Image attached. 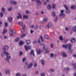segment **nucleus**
Returning <instances> with one entry per match:
<instances>
[{"mask_svg":"<svg viewBox=\"0 0 76 76\" xmlns=\"http://www.w3.org/2000/svg\"><path fill=\"white\" fill-rule=\"evenodd\" d=\"M9 46L7 45H5L3 50L4 51V54L5 55H6L7 57V58H6L5 60H7L8 63H9V59L11 58V57L10 56H9L10 55V53L6 51V50H7L9 49Z\"/></svg>","mask_w":76,"mask_h":76,"instance_id":"f257e3e1","label":"nucleus"},{"mask_svg":"<svg viewBox=\"0 0 76 76\" xmlns=\"http://www.w3.org/2000/svg\"><path fill=\"white\" fill-rule=\"evenodd\" d=\"M67 47H68L69 52L70 54H72V52L73 51V49H72V45L71 44H68L67 45Z\"/></svg>","mask_w":76,"mask_h":76,"instance_id":"f03ea898","label":"nucleus"},{"mask_svg":"<svg viewBox=\"0 0 76 76\" xmlns=\"http://www.w3.org/2000/svg\"><path fill=\"white\" fill-rule=\"evenodd\" d=\"M43 38L42 36H40L39 38V39L38 40V43H41L42 42H43Z\"/></svg>","mask_w":76,"mask_h":76,"instance_id":"7ed1b4c3","label":"nucleus"},{"mask_svg":"<svg viewBox=\"0 0 76 76\" xmlns=\"http://www.w3.org/2000/svg\"><path fill=\"white\" fill-rule=\"evenodd\" d=\"M46 27L48 29H50L52 27V23L51 22L49 23L47 25Z\"/></svg>","mask_w":76,"mask_h":76,"instance_id":"20e7f679","label":"nucleus"},{"mask_svg":"<svg viewBox=\"0 0 76 76\" xmlns=\"http://www.w3.org/2000/svg\"><path fill=\"white\" fill-rule=\"evenodd\" d=\"M24 47H25V49L26 51H28V50H29H29H31V46H25Z\"/></svg>","mask_w":76,"mask_h":76,"instance_id":"39448f33","label":"nucleus"},{"mask_svg":"<svg viewBox=\"0 0 76 76\" xmlns=\"http://www.w3.org/2000/svg\"><path fill=\"white\" fill-rule=\"evenodd\" d=\"M36 51L37 53V54L38 55H40V54H41V53L42 51L39 49H37Z\"/></svg>","mask_w":76,"mask_h":76,"instance_id":"423d86ee","label":"nucleus"},{"mask_svg":"<svg viewBox=\"0 0 76 76\" xmlns=\"http://www.w3.org/2000/svg\"><path fill=\"white\" fill-rule=\"evenodd\" d=\"M32 66H33V63H31L29 64L28 66H27V68L28 69H31V68L32 67Z\"/></svg>","mask_w":76,"mask_h":76,"instance_id":"0eeeda50","label":"nucleus"},{"mask_svg":"<svg viewBox=\"0 0 76 76\" xmlns=\"http://www.w3.org/2000/svg\"><path fill=\"white\" fill-rule=\"evenodd\" d=\"M22 30H21V33L24 32H25V25H24L23 26H22Z\"/></svg>","mask_w":76,"mask_h":76,"instance_id":"6e6552de","label":"nucleus"},{"mask_svg":"<svg viewBox=\"0 0 76 76\" xmlns=\"http://www.w3.org/2000/svg\"><path fill=\"white\" fill-rule=\"evenodd\" d=\"M18 16L17 17L18 19L22 18V15L20 13H18Z\"/></svg>","mask_w":76,"mask_h":76,"instance_id":"1a4fd4ad","label":"nucleus"},{"mask_svg":"<svg viewBox=\"0 0 76 76\" xmlns=\"http://www.w3.org/2000/svg\"><path fill=\"white\" fill-rule=\"evenodd\" d=\"M36 1L37 3V5H41L42 4V2L39 1V0H36Z\"/></svg>","mask_w":76,"mask_h":76,"instance_id":"9d476101","label":"nucleus"},{"mask_svg":"<svg viewBox=\"0 0 76 76\" xmlns=\"http://www.w3.org/2000/svg\"><path fill=\"white\" fill-rule=\"evenodd\" d=\"M7 29H5V28H4V30L3 32H2V34L3 35H4L6 33H7Z\"/></svg>","mask_w":76,"mask_h":76,"instance_id":"9b49d317","label":"nucleus"},{"mask_svg":"<svg viewBox=\"0 0 76 76\" xmlns=\"http://www.w3.org/2000/svg\"><path fill=\"white\" fill-rule=\"evenodd\" d=\"M10 23H12L13 20V18L12 17H9L8 18Z\"/></svg>","mask_w":76,"mask_h":76,"instance_id":"f8f14e48","label":"nucleus"},{"mask_svg":"<svg viewBox=\"0 0 76 76\" xmlns=\"http://www.w3.org/2000/svg\"><path fill=\"white\" fill-rule=\"evenodd\" d=\"M23 19H28V15H25L24 14L23 15Z\"/></svg>","mask_w":76,"mask_h":76,"instance_id":"ddd939ff","label":"nucleus"},{"mask_svg":"<svg viewBox=\"0 0 76 76\" xmlns=\"http://www.w3.org/2000/svg\"><path fill=\"white\" fill-rule=\"evenodd\" d=\"M26 42L27 45H29V44H31V41L30 40H26Z\"/></svg>","mask_w":76,"mask_h":76,"instance_id":"4468645a","label":"nucleus"},{"mask_svg":"<svg viewBox=\"0 0 76 76\" xmlns=\"http://www.w3.org/2000/svg\"><path fill=\"white\" fill-rule=\"evenodd\" d=\"M59 16L60 17H65L66 16V15H65V14L64 13H60L59 14Z\"/></svg>","mask_w":76,"mask_h":76,"instance_id":"2eb2a0df","label":"nucleus"},{"mask_svg":"<svg viewBox=\"0 0 76 76\" xmlns=\"http://www.w3.org/2000/svg\"><path fill=\"white\" fill-rule=\"evenodd\" d=\"M41 64L42 66H44L45 65V61L44 59L42 60L41 61Z\"/></svg>","mask_w":76,"mask_h":76,"instance_id":"dca6fc26","label":"nucleus"},{"mask_svg":"<svg viewBox=\"0 0 76 76\" xmlns=\"http://www.w3.org/2000/svg\"><path fill=\"white\" fill-rule=\"evenodd\" d=\"M63 6L65 7L66 10H69V8L67 6V5L64 4L63 5Z\"/></svg>","mask_w":76,"mask_h":76,"instance_id":"f3484780","label":"nucleus"},{"mask_svg":"<svg viewBox=\"0 0 76 76\" xmlns=\"http://www.w3.org/2000/svg\"><path fill=\"white\" fill-rule=\"evenodd\" d=\"M31 55L33 56L34 57H35V54H34V51L33 50H32L31 52Z\"/></svg>","mask_w":76,"mask_h":76,"instance_id":"a211bd4d","label":"nucleus"},{"mask_svg":"<svg viewBox=\"0 0 76 76\" xmlns=\"http://www.w3.org/2000/svg\"><path fill=\"white\" fill-rule=\"evenodd\" d=\"M10 31L11 32L9 33L10 35V36H13V34L12 33V32L13 31V29H10Z\"/></svg>","mask_w":76,"mask_h":76,"instance_id":"6ab92c4d","label":"nucleus"},{"mask_svg":"<svg viewBox=\"0 0 76 76\" xmlns=\"http://www.w3.org/2000/svg\"><path fill=\"white\" fill-rule=\"evenodd\" d=\"M71 42L72 43H74V42H76V40H75V39L73 38L71 40Z\"/></svg>","mask_w":76,"mask_h":76,"instance_id":"aec40b11","label":"nucleus"},{"mask_svg":"<svg viewBox=\"0 0 76 76\" xmlns=\"http://www.w3.org/2000/svg\"><path fill=\"white\" fill-rule=\"evenodd\" d=\"M47 19L45 18L42 21V22L41 23H45V22H47Z\"/></svg>","mask_w":76,"mask_h":76,"instance_id":"412c9836","label":"nucleus"},{"mask_svg":"<svg viewBox=\"0 0 76 76\" xmlns=\"http://www.w3.org/2000/svg\"><path fill=\"white\" fill-rule=\"evenodd\" d=\"M11 3H12V4H16L17 3V2L13 1H11Z\"/></svg>","mask_w":76,"mask_h":76,"instance_id":"4be33fe9","label":"nucleus"},{"mask_svg":"<svg viewBox=\"0 0 76 76\" xmlns=\"http://www.w3.org/2000/svg\"><path fill=\"white\" fill-rule=\"evenodd\" d=\"M64 70L65 72H66L67 71H69V70H70V69H69V68H66L64 69Z\"/></svg>","mask_w":76,"mask_h":76,"instance_id":"5701e85b","label":"nucleus"},{"mask_svg":"<svg viewBox=\"0 0 76 76\" xmlns=\"http://www.w3.org/2000/svg\"><path fill=\"white\" fill-rule=\"evenodd\" d=\"M70 13V11L69 10H66V13L67 14H69Z\"/></svg>","mask_w":76,"mask_h":76,"instance_id":"b1692460","label":"nucleus"},{"mask_svg":"<svg viewBox=\"0 0 76 76\" xmlns=\"http://www.w3.org/2000/svg\"><path fill=\"white\" fill-rule=\"evenodd\" d=\"M62 55L64 57H67V56L66 55V54L65 53H62Z\"/></svg>","mask_w":76,"mask_h":76,"instance_id":"393cba45","label":"nucleus"},{"mask_svg":"<svg viewBox=\"0 0 76 76\" xmlns=\"http://www.w3.org/2000/svg\"><path fill=\"white\" fill-rule=\"evenodd\" d=\"M72 30L75 32H76V26H74Z\"/></svg>","mask_w":76,"mask_h":76,"instance_id":"a878e982","label":"nucleus"},{"mask_svg":"<svg viewBox=\"0 0 76 76\" xmlns=\"http://www.w3.org/2000/svg\"><path fill=\"white\" fill-rule=\"evenodd\" d=\"M18 24L20 25V26H21L22 27L23 26V23L22 22H19Z\"/></svg>","mask_w":76,"mask_h":76,"instance_id":"bb28decb","label":"nucleus"},{"mask_svg":"<svg viewBox=\"0 0 76 76\" xmlns=\"http://www.w3.org/2000/svg\"><path fill=\"white\" fill-rule=\"evenodd\" d=\"M72 66L73 67L74 69H76V64H72Z\"/></svg>","mask_w":76,"mask_h":76,"instance_id":"cd10ccee","label":"nucleus"},{"mask_svg":"<svg viewBox=\"0 0 76 76\" xmlns=\"http://www.w3.org/2000/svg\"><path fill=\"white\" fill-rule=\"evenodd\" d=\"M75 7H76V5H72L71 7L70 8L71 9H74Z\"/></svg>","mask_w":76,"mask_h":76,"instance_id":"c85d7f7f","label":"nucleus"},{"mask_svg":"<svg viewBox=\"0 0 76 76\" xmlns=\"http://www.w3.org/2000/svg\"><path fill=\"white\" fill-rule=\"evenodd\" d=\"M5 73L6 74H9L10 73V70H7L5 71Z\"/></svg>","mask_w":76,"mask_h":76,"instance_id":"c756f323","label":"nucleus"},{"mask_svg":"<svg viewBox=\"0 0 76 76\" xmlns=\"http://www.w3.org/2000/svg\"><path fill=\"white\" fill-rule=\"evenodd\" d=\"M47 8L48 9H51V5L48 4V6Z\"/></svg>","mask_w":76,"mask_h":76,"instance_id":"7c9ffc66","label":"nucleus"},{"mask_svg":"<svg viewBox=\"0 0 76 76\" xmlns=\"http://www.w3.org/2000/svg\"><path fill=\"white\" fill-rule=\"evenodd\" d=\"M24 42L21 41L19 42V45H23V44H24Z\"/></svg>","mask_w":76,"mask_h":76,"instance_id":"2f4dec72","label":"nucleus"},{"mask_svg":"<svg viewBox=\"0 0 76 76\" xmlns=\"http://www.w3.org/2000/svg\"><path fill=\"white\" fill-rule=\"evenodd\" d=\"M56 4H53L52 5V8L53 9H56Z\"/></svg>","mask_w":76,"mask_h":76,"instance_id":"473e14b6","label":"nucleus"},{"mask_svg":"<svg viewBox=\"0 0 76 76\" xmlns=\"http://www.w3.org/2000/svg\"><path fill=\"white\" fill-rule=\"evenodd\" d=\"M19 41V38L18 37L15 39V41L16 42Z\"/></svg>","mask_w":76,"mask_h":76,"instance_id":"72a5a7b5","label":"nucleus"},{"mask_svg":"<svg viewBox=\"0 0 76 76\" xmlns=\"http://www.w3.org/2000/svg\"><path fill=\"white\" fill-rule=\"evenodd\" d=\"M58 20V16H56V17L54 21L55 22H57V21Z\"/></svg>","mask_w":76,"mask_h":76,"instance_id":"f704fd0d","label":"nucleus"},{"mask_svg":"<svg viewBox=\"0 0 76 76\" xmlns=\"http://www.w3.org/2000/svg\"><path fill=\"white\" fill-rule=\"evenodd\" d=\"M0 16L1 18H2L3 16V12H1L0 13Z\"/></svg>","mask_w":76,"mask_h":76,"instance_id":"c9c22d12","label":"nucleus"},{"mask_svg":"<svg viewBox=\"0 0 76 76\" xmlns=\"http://www.w3.org/2000/svg\"><path fill=\"white\" fill-rule=\"evenodd\" d=\"M45 37L46 39H48V38H49V37L47 35H45Z\"/></svg>","mask_w":76,"mask_h":76,"instance_id":"e433bc0d","label":"nucleus"},{"mask_svg":"<svg viewBox=\"0 0 76 76\" xmlns=\"http://www.w3.org/2000/svg\"><path fill=\"white\" fill-rule=\"evenodd\" d=\"M16 76H21V74L19 73H18L16 74Z\"/></svg>","mask_w":76,"mask_h":76,"instance_id":"4c0bfd02","label":"nucleus"},{"mask_svg":"<svg viewBox=\"0 0 76 76\" xmlns=\"http://www.w3.org/2000/svg\"><path fill=\"white\" fill-rule=\"evenodd\" d=\"M23 54V52L22 51H20L19 53V55L20 56H21Z\"/></svg>","mask_w":76,"mask_h":76,"instance_id":"58836bf2","label":"nucleus"},{"mask_svg":"<svg viewBox=\"0 0 76 76\" xmlns=\"http://www.w3.org/2000/svg\"><path fill=\"white\" fill-rule=\"evenodd\" d=\"M8 25V23H5V28H7V27Z\"/></svg>","mask_w":76,"mask_h":76,"instance_id":"ea45409f","label":"nucleus"},{"mask_svg":"<svg viewBox=\"0 0 76 76\" xmlns=\"http://www.w3.org/2000/svg\"><path fill=\"white\" fill-rule=\"evenodd\" d=\"M52 15L53 16H54V17L56 16V13H55L54 12H53L52 13Z\"/></svg>","mask_w":76,"mask_h":76,"instance_id":"a19ab883","label":"nucleus"},{"mask_svg":"<svg viewBox=\"0 0 76 76\" xmlns=\"http://www.w3.org/2000/svg\"><path fill=\"white\" fill-rule=\"evenodd\" d=\"M44 46L43 47V49L44 50H45L46 51V50H48V48H45V46Z\"/></svg>","mask_w":76,"mask_h":76,"instance_id":"79ce46f5","label":"nucleus"},{"mask_svg":"<svg viewBox=\"0 0 76 76\" xmlns=\"http://www.w3.org/2000/svg\"><path fill=\"white\" fill-rule=\"evenodd\" d=\"M49 52H50V51H49L48 50H47L46 51L45 53V54H48V53H49Z\"/></svg>","mask_w":76,"mask_h":76,"instance_id":"37998d69","label":"nucleus"},{"mask_svg":"<svg viewBox=\"0 0 76 76\" xmlns=\"http://www.w3.org/2000/svg\"><path fill=\"white\" fill-rule=\"evenodd\" d=\"M25 36V34H23L20 36V37L21 38H23Z\"/></svg>","mask_w":76,"mask_h":76,"instance_id":"c03bdc74","label":"nucleus"},{"mask_svg":"<svg viewBox=\"0 0 76 76\" xmlns=\"http://www.w3.org/2000/svg\"><path fill=\"white\" fill-rule=\"evenodd\" d=\"M59 39H60V40H61V41H63V37H62V36H60L59 37Z\"/></svg>","mask_w":76,"mask_h":76,"instance_id":"a18cd8bd","label":"nucleus"},{"mask_svg":"<svg viewBox=\"0 0 76 76\" xmlns=\"http://www.w3.org/2000/svg\"><path fill=\"white\" fill-rule=\"evenodd\" d=\"M54 57V55L53 53H52L50 54V57Z\"/></svg>","mask_w":76,"mask_h":76,"instance_id":"49530a36","label":"nucleus"},{"mask_svg":"<svg viewBox=\"0 0 76 76\" xmlns=\"http://www.w3.org/2000/svg\"><path fill=\"white\" fill-rule=\"evenodd\" d=\"M37 66V63H35L34 65V67H36Z\"/></svg>","mask_w":76,"mask_h":76,"instance_id":"de8ad7c7","label":"nucleus"},{"mask_svg":"<svg viewBox=\"0 0 76 76\" xmlns=\"http://www.w3.org/2000/svg\"><path fill=\"white\" fill-rule=\"evenodd\" d=\"M26 13H27L28 14H29V13H30V12L29 11H28V10H26Z\"/></svg>","mask_w":76,"mask_h":76,"instance_id":"09e8293b","label":"nucleus"},{"mask_svg":"<svg viewBox=\"0 0 76 76\" xmlns=\"http://www.w3.org/2000/svg\"><path fill=\"white\" fill-rule=\"evenodd\" d=\"M50 71H51V72H54V69H50Z\"/></svg>","mask_w":76,"mask_h":76,"instance_id":"8fccbe9b","label":"nucleus"},{"mask_svg":"<svg viewBox=\"0 0 76 76\" xmlns=\"http://www.w3.org/2000/svg\"><path fill=\"white\" fill-rule=\"evenodd\" d=\"M41 76H45V74L44 73H42L41 74Z\"/></svg>","mask_w":76,"mask_h":76,"instance_id":"3c124183","label":"nucleus"},{"mask_svg":"<svg viewBox=\"0 0 76 76\" xmlns=\"http://www.w3.org/2000/svg\"><path fill=\"white\" fill-rule=\"evenodd\" d=\"M50 47H51V48H53V44H50Z\"/></svg>","mask_w":76,"mask_h":76,"instance_id":"603ef678","label":"nucleus"},{"mask_svg":"<svg viewBox=\"0 0 76 76\" xmlns=\"http://www.w3.org/2000/svg\"><path fill=\"white\" fill-rule=\"evenodd\" d=\"M37 42L36 40H35L34 41H33V44H35V43H37Z\"/></svg>","mask_w":76,"mask_h":76,"instance_id":"864d4df0","label":"nucleus"},{"mask_svg":"<svg viewBox=\"0 0 76 76\" xmlns=\"http://www.w3.org/2000/svg\"><path fill=\"white\" fill-rule=\"evenodd\" d=\"M63 47H64V48L67 49V46L64 45H63Z\"/></svg>","mask_w":76,"mask_h":76,"instance_id":"5fc2aeb1","label":"nucleus"},{"mask_svg":"<svg viewBox=\"0 0 76 76\" xmlns=\"http://www.w3.org/2000/svg\"><path fill=\"white\" fill-rule=\"evenodd\" d=\"M40 45L42 46V45H43V46H46V45H45L44 44H41Z\"/></svg>","mask_w":76,"mask_h":76,"instance_id":"6e6d98bb","label":"nucleus"},{"mask_svg":"<svg viewBox=\"0 0 76 76\" xmlns=\"http://www.w3.org/2000/svg\"><path fill=\"white\" fill-rule=\"evenodd\" d=\"M34 31L33 30H31V34H33L34 33Z\"/></svg>","mask_w":76,"mask_h":76,"instance_id":"4d7b16f0","label":"nucleus"},{"mask_svg":"<svg viewBox=\"0 0 76 76\" xmlns=\"http://www.w3.org/2000/svg\"><path fill=\"white\" fill-rule=\"evenodd\" d=\"M13 33H14V34H16V30H13L12 31Z\"/></svg>","mask_w":76,"mask_h":76,"instance_id":"13d9d810","label":"nucleus"},{"mask_svg":"<svg viewBox=\"0 0 76 76\" xmlns=\"http://www.w3.org/2000/svg\"><path fill=\"white\" fill-rule=\"evenodd\" d=\"M61 13H64V10H62L61 11Z\"/></svg>","mask_w":76,"mask_h":76,"instance_id":"bf43d9fd","label":"nucleus"},{"mask_svg":"<svg viewBox=\"0 0 76 76\" xmlns=\"http://www.w3.org/2000/svg\"><path fill=\"white\" fill-rule=\"evenodd\" d=\"M25 60H26V59L25 58H23V62H24V61H25Z\"/></svg>","mask_w":76,"mask_h":76,"instance_id":"052dcab7","label":"nucleus"},{"mask_svg":"<svg viewBox=\"0 0 76 76\" xmlns=\"http://www.w3.org/2000/svg\"><path fill=\"white\" fill-rule=\"evenodd\" d=\"M25 66H26V65H28V62H26L25 63Z\"/></svg>","mask_w":76,"mask_h":76,"instance_id":"680f3d73","label":"nucleus"},{"mask_svg":"<svg viewBox=\"0 0 76 76\" xmlns=\"http://www.w3.org/2000/svg\"><path fill=\"white\" fill-rule=\"evenodd\" d=\"M44 4L45 5V6H46V5H47V3L46 2H44Z\"/></svg>","mask_w":76,"mask_h":76,"instance_id":"e2e57ef3","label":"nucleus"},{"mask_svg":"<svg viewBox=\"0 0 76 76\" xmlns=\"http://www.w3.org/2000/svg\"><path fill=\"white\" fill-rule=\"evenodd\" d=\"M2 10V12H3L4 13H5V10Z\"/></svg>","mask_w":76,"mask_h":76,"instance_id":"0e129e2a","label":"nucleus"},{"mask_svg":"<svg viewBox=\"0 0 76 76\" xmlns=\"http://www.w3.org/2000/svg\"><path fill=\"white\" fill-rule=\"evenodd\" d=\"M7 36H5L4 37V39H7Z\"/></svg>","mask_w":76,"mask_h":76,"instance_id":"69168bd1","label":"nucleus"},{"mask_svg":"<svg viewBox=\"0 0 76 76\" xmlns=\"http://www.w3.org/2000/svg\"><path fill=\"white\" fill-rule=\"evenodd\" d=\"M12 7H10L9 8H8V10H12Z\"/></svg>","mask_w":76,"mask_h":76,"instance_id":"338daca9","label":"nucleus"},{"mask_svg":"<svg viewBox=\"0 0 76 76\" xmlns=\"http://www.w3.org/2000/svg\"><path fill=\"white\" fill-rule=\"evenodd\" d=\"M73 56L74 57H76V55H73Z\"/></svg>","mask_w":76,"mask_h":76,"instance_id":"774afa93","label":"nucleus"}]
</instances>
